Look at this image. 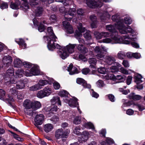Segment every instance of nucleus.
I'll return each instance as SVG.
<instances>
[{
    "mask_svg": "<svg viewBox=\"0 0 145 145\" xmlns=\"http://www.w3.org/2000/svg\"><path fill=\"white\" fill-rule=\"evenodd\" d=\"M120 72L124 74H129L128 71L123 67L120 68Z\"/></svg>",
    "mask_w": 145,
    "mask_h": 145,
    "instance_id": "680f3d73",
    "label": "nucleus"
},
{
    "mask_svg": "<svg viewBox=\"0 0 145 145\" xmlns=\"http://www.w3.org/2000/svg\"><path fill=\"white\" fill-rule=\"evenodd\" d=\"M60 49L62 50L63 52H59L60 53L59 54L60 56L62 59H64L69 56V54L65 51V49H63L61 46Z\"/></svg>",
    "mask_w": 145,
    "mask_h": 145,
    "instance_id": "473e14b6",
    "label": "nucleus"
},
{
    "mask_svg": "<svg viewBox=\"0 0 145 145\" xmlns=\"http://www.w3.org/2000/svg\"><path fill=\"white\" fill-rule=\"evenodd\" d=\"M84 37L86 40H90L91 38L90 32L89 31H87L84 34Z\"/></svg>",
    "mask_w": 145,
    "mask_h": 145,
    "instance_id": "3c124183",
    "label": "nucleus"
},
{
    "mask_svg": "<svg viewBox=\"0 0 145 145\" xmlns=\"http://www.w3.org/2000/svg\"><path fill=\"white\" fill-rule=\"evenodd\" d=\"M77 26L78 30L76 31L75 32V37L78 39L80 43L84 44V40L83 39L80 38V37L82 36V33L85 31V28L82 27V24L80 23L78 24Z\"/></svg>",
    "mask_w": 145,
    "mask_h": 145,
    "instance_id": "6e6552de",
    "label": "nucleus"
},
{
    "mask_svg": "<svg viewBox=\"0 0 145 145\" xmlns=\"http://www.w3.org/2000/svg\"><path fill=\"white\" fill-rule=\"evenodd\" d=\"M32 109L35 110L40 108L41 106L40 103L38 101H32Z\"/></svg>",
    "mask_w": 145,
    "mask_h": 145,
    "instance_id": "a878e982",
    "label": "nucleus"
},
{
    "mask_svg": "<svg viewBox=\"0 0 145 145\" xmlns=\"http://www.w3.org/2000/svg\"><path fill=\"white\" fill-rule=\"evenodd\" d=\"M78 50L81 52L85 54L88 52V49L82 44H79L77 47Z\"/></svg>",
    "mask_w": 145,
    "mask_h": 145,
    "instance_id": "cd10ccee",
    "label": "nucleus"
},
{
    "mask_svg": "<svg viewBox=\"0 0 145 145\" xmlns=\"http://www.w3.org/2000/svg\"><path fill=\"white\" fill-rule=\"evenodd\" d=\"M76 46V44H69L65 47H62L64 49H65V51L68 53H72L74 51V48Z\"/></svg>",
    "mask_w": 145,
    "mask_h": 145,
    "instance_id": "2eb2a0df",
    "label": "nucleus"
},
{
    "mask_svg": "<svg viewBox=\"0 0 145 145\" xmlns=\"http://www.w3.org/2000/svg\"><path fill=\"white\" fill-rule=\"evenodd\" d=\"M82 86L84 88H85L90 89L91 88V86L90 84H88L87 83L86 81H85L84 83L83 84Z\"/></svg>",
    "mask_w": 145,
    "mask_h": 145,
    "instance_id": "774afa93",
    "label": "nucleus"
},
{
    "mask_svg": "<svg viewBox=\"0 0 145 145\" xmlns=\"http://www.w3.org/2000/svg\"><path fill=\"white\" fill-rule=\"evenodd\" d=\"M134 105L138 108L140 111H142L145 109V106L142 104H135Z\"/></svg>",
    "mask_w": 145,
    "mask_h": 145,
    "instance_id": "8fccbe9b",
    "label": "nucleus"
},
{
    "mask_svg": "<svg viewBox=\"0 0 145 145\" xmlns=\"http://www.w3.org/2000/svg\"><path fill=\"white\" fill-rule=\"evenodd\" d=\"M50 102L52 105L57 104L60 106H61V102L60 98L57 96L53 97L51 99Z\"/></svg>",
    "mask_w": 145,
    "mask_h": 145,
    "instance_id": "4be33fe9",
    "label": "nucleus"
},
{
    "mask_svg": "<svg viewBox=\"0 0 145 145\" xmlns=\"http://www.w3.org/2000/svg\"><path fill=\"white\" fill-rule=\"evenodd\" d=\"M68 71L69 72L70 75H73L78 73V72L77 69L75 67H73L72 64H71L68 67Z\"/></svg>",
    "mask_w": 145,
    "mask_h": 145,
    "instance_id": "6ab92c4d",
    "label": "nucleus"
},
{
    "mask_svg": "<svg viewBox=\"0 0 145 145\" xmlns=\"http://www.w3.org/2000/svg\"><path fill=\"white\" fill-rule=\"evenodd\" d=\"M31 71L32 76L37 75L40 74L39 67L37 65H34L31 69Z\"/></svg>",
    "mask_w": 145,
    "mask_h": 145,
    "instance_id": "412c9836",
    "label": "nucleus"
},
{
    "mask_svg": "<svg viewBox=\"0 0 145 145\" xmlns=\"http://www.w3.org/2000/svg\"><path fill=\"white\" fill-rule=\"evenodd\" d=\"M94 35L97 39H100L102 38V33L98 32H95Z\"/></svg>",
    "mask_w": 145,
    "mask_h": 145,
    "instance_id": "5fc2aeb1",
    "label": "nucleus"
},
{
    "mask_svg": "<svg viewBox=\"0 0 145 145\" xmlns=\"http://www.w3.org/2000/svg\"><path fill=\"white\" fill-rule=\"evenodd\" d=\"M56 2H61L65 6L69 4V1L70 0H55ZM49 4L51 3L54 2V0H47Z\"/></svg>",
    "mask_w": 145,
    "mask_h": 145,
    "instance_id": "e433bc0d",
    "label": "nucleus"
},
{
    "mask_svg": "<svg viewBox=\"0 0 145 145\" xmlns=\"http://www.w3.org/2000/svg\"><path fill=\"white\" fill-rule=\"evenodd\" d=\"M68 92L64 90L60 91L59 93L58 94L61 97H66L68 95Z\"/></svg>",
    "mask_w": 145,
    "mask_h": 145,
    "instance_id": "603ef678",
    "label": "nucleus"
},
{
    "mask_svg": "<svg viewBox=\"0 0 145 145\" xmlns=\"http://www.w3.org/2000/svg\"><path fill=\"white\" fill-rule=\"evenodd\" d=\"M118 67L116 66H112L110 68L111 71L112 72H114L118 71Z\"/></svg>",
    "mask_w": 145,
    "mask_h": 145,
    "instance_id": "338daca9",
    "label": "nucleus"
},
{
    "mask_svg": "<svg viewBox=\"0 0 145 145\" xmlns=\"http://www.w3.org/2000/svg\"><path fill=\"white\" fill-rule=\"evenodd\" d=\"M110 79L114 80H120V82H122L125 80V76L124 75H118L116 76L111 74L110 76Z\"/></svg>",
    "mask_w": 145,
    "mask_h": 145,
    "instance_id": "aec40b11",
    "label": "nucleus"
},
{
    "mask_svg": "<svg viewBox=\"0 0 145 145\" xmlns=\"http://www.w3.org/2000/svg\"><path fill=\"white\" fill-rule=\"evenodd\" d=\"M16 42L19 45L20 48L25 49L26 48V44L24 40L21 39H19L16 40Z\"/></svg>",
    "mask_w": 145,
    "mask_h": 145,
    "instance_id": "7c9ffc66",
    "label": "nucleus"
},
{
    "mask_svg": "<svg viewBox=\"0 0 145 145\" xmlns=\"http://www.w3.org/2000/svg\"><path fill=\"white\" fill-rule=\"evenodd\" d=\"M47 33H48V37H51L52 38V37L54 35L55 36L54 34V33L52 27H49L47 28Z\"/></svg>",
    "mask_w": 145,
    "mask_h": 145,
    "instance_id": "37998d69",
    "label": "nucleus"
},
{
    "mask_svg": "<svg viewBox=\"0 0 145 145\" xmlns=\"http://www.w3.org/2000/svg\"><path fill=\"white\" fill-rule=\"evenodd\" d=\"M23 2L20 5V8L24 11H25L29 9L27 0H21Z\"/></svg>",
    "mask_w": 145,
    "mask_h": 145,
    "instance_id": "c756f323",
    "label": "nucleus"
},
{
    "mask_svg": "<svg viewBox=\"0 0 145 145\" xmlns=\"http://www.w3.org/2000/svg\"><path fill=\"white\" fill-rule=\"evenodd\" d=\"M106 29L107 31L112 33H115V35H116L118 33L116 31V29H118L115 25H106Z\"/></svg>",
    "mask_w": 145,
    "mask_h": 145,
    "instance_id": "f3484780",
    "label": "nucleus"
},
{
    "mask_svg": "<svg viewBox=\"0 0 145 145\" xmlns=\"http://www.w3.org/2000/svg\"><path fill=\"white\" fill-rule=\"evenodd\" d=\"M90 19L92 22L91 24L92 27L93 28L96 27L97 25L98 24L96 17L94 15H92L90 16Z\"/></svg>",
    "mask_w": 145,
    "mask_h": 145,
    "instance_id": "5701e85b",
    "label": "nucleus"
},
{
    "mask_svg": "<svg viewBox=\"0 0 145 145\" xmlns=\"http://www.w3.org/2000/svg\"><path fill=\"white\" fill-rule=\"evenodd\" d=\"M44 118V116L42 114L37 115L35 118V125L39 129H40L41 128L38 126V125H40L42 123V121Z\"/></svg>",
    "mask_w": 145,
    "mask_h": 145,
    "instance_id": "f8f14e48",
    "label": "nucleus"
},
{
    "mask_svg": "<svg viewBox=\"0 0 145 145\" xmlns=\"http://www.w3.org/2000/svg\"><path fill=\"white\" fill-rule=\"evenodd\" d=\"M81 122V117L79 116L76 117L73 120V123L76 125H78Z\"/></svg>",
    "mask_w": 145,
    "mask_h": 145,
    "instance_id": "a18cd8bd",
    "label": "nucleus"
},
{
    "mask_svg": "<svg viewBox=\"0 0 145 145\" xmlns=\"http://www.w3.org/2000/svg\"><path fill=\"white\" fill-rule=\"evenodd\" d=\"M88 61L90 64V66L91 67H94L95 65L97 62V60L96 59L92 58L89 59Z\"/></svg>",
    "mask_w": 145,
    "mask_h": 145,
    "instance_id": "ea45409f",
    "label": "nucleus"
},
{
    "mask_svg": "<svg viewBox=\"0 0 145 145\" xmlns=\"http://www.w3.org/2000/svg\"><path fill=\"white\" fill-rule=\"evenodd\" d=\"M134 78L135 79V81L136 82L137 84L140 83L142 82V76L139 74H135L134 76Z\"/></svg>",
    "mask_w": 145,
    "mask_h": 145,
    "instance_id": "f704fd0d",
    "label": "nucleus"
},
{
    "mask_svg": "<svg viewBox=\"0 0 145 145\" xmlns=\"http://www.w3.org/2000/svg\"><path fill=\"white\" fill-rule=\"evenodd\" d=\"M136 38H130L129 36H124L123 37H120L117 36V38L115 39V42L117 43L129 44L132 41L135 40Z\"/></svg>",
    "mask_w": 145,
    "mask_h": 145,
    "instance_id": "423d86ee",
    "label": "nucleus"
},
{
    "mask_svg": "<svg viewBox=\"0 0 145 145\" xmlns=\"http://www.w3.org/2000/svg\"><path fill=\"white\" fill-rule=\"evenodd\" d=\"M63 25L67 33L71 34L73 33L74 31L71 25L66 20L63 21Z\"/></svg>",
    "mask_w": 145,
    "mask_h": 145,
    "instance_id": "4468645a",
    "label": "nucleus"
},
{
    "mask_svg": "<svg viewBox=\"0 0 145 145\" xmlns=\"http://www.w3.org/2000/svg\"><path fill=\"white\" fill-rule=\"evenodd\" d=\"M54 128L53 125L51 123H47L44 126V129L46 133H48L52 131Z\"/></svg>",
    "mask_w": 145,
    "mask_h": 145,
    "instance_id": "393cba45",
    "label": "nucleus"
},
{
    "mask_svg": "<svg viewBox=\"0 0 145 145\" xmlns=\"http://www.w3.org/2000/svg\"><path fill=\"white\" fill-rule=\"evenodd\" d=\"M68 10L66 9L65 7H62L59 8V10L60 12L64 13L65 14L64 18L65 19L67 20L70 21L72 18V16L75 13L76 10L75 8H73L70 9L67 12Z\"/></svg>",
    "mask_w": 145,
    "mask_h": 145,
    "instance_id": "20e7f679",
    "label": "nucleus"
},
{
    "mask_svg": "<svg viewBox=\"0 0 145 145\" xmlns=\"http://www.w3.org/2000/svg\"><path fill=\"white\" fill-rule=\"evenodd\" d=\"M3 62L6 66L8 67L12 62V59L10 56H5L3 58Z\"/></svg>",
    "mask_w": 145,
    "mask_h": 145,
    "instance_id": "a211bd4d",
    "label": "nucleus"
},
{
    "mask_svg": "<svg viewBox=\"0 0 145 145\" xmlns=\"http://www.w3.org/2000/svg\"><path fill=\"white\" fill-rule=\"evenodd\" d=\"M53 84L54 88L55 89H59L60 87V84L57 82H54Z\"/></svg>",
    "mask_w": 145,
    "mask_h": 145,
    "instance_id": "13d9d810",
    "label": "nucleus"
},
{
    "mask_svg": "<svg viewBox=\"0 0 145 145\" xmlns=\"http://www.w3.org/2000/svg\"><path fill=\"white\" fill-rule=\"evenodd\" d=\"M8 5L7 3L3 2L2 3L1 6L0 8L1 9H3L8 8Z\"/></svg>",
    "mask_w": 145,
    "mask_h": 145,
    "instance_id": "69168bd1",
    "label": "nucleus"
},
{
    "mask_svg": "<svg viewBox=\"0 0 145 145\" xmlns=\"http://www.w3.org/2000/svg\"><path fill=\"white\" fill-rule=\"evenodd\" d=\"M43 11V9L42 7H37L35 11L36 16H40L42 14Z\"/></svg>",
    "mask_w": 145,
    "mask_h": 145,
    "instance_id": "4c0bfd02",
    "label": "nucleus"
},
{
    "mask_svg": "<svg viewBox=\"0 0 145 145\" xmlns=\"http://www.w3.org/2000/svg\"><path fill=\"white\" fill-rule=\"evenodd\" d=\"M47 109H48L47 111L48 112V114H53L57 111L58 108L56 106H54L51 108L46 107L44 108V110H47Z\"/></svg>",
    "mask_w": 145,
    "mask_h": 145,
    "instance_id": "bb28decb",
    "label": "nucleus"
},
{
    "mask_svg": "<svg viewBox=\"0 0 145 145\" xmlns=\"http://www.w3.org/2000/svg\"><path fill=\"white\" fill-rule=\"evenodd\" d=\"M123 22H122V23L123 24V23H124L127 24H131L132 21L131 18L129 17L128 16H126L124 18V20H123ZM125 25L124 24H123Z\"/></svg>",
    "mask_w": 145,
    "mask_h": 145,
    "instance_id": "79ce46f5",
    "label": "nucleus"
},
{
    "mask_svg": "<svg viewBox=\"0 0 145 145\" xmlns=\"http://www.w3.org/2000/svg\"><path fill=\"white\" fill-rule=\"evenodd\" d=\"M32 101L28 99L25 100L23 103V105L24 108V111L27 115L31 116H33L34 112L30 110L32 108Z\"/></svg>",
    "mask_w": 145,
    "mask_h": 145,
    "instance_id": "9d476101",
    "label": "nucleus"
},
{
    "mask_svg": "<svg viewBox=\"0 0 145 145\" xmlns=\"http://www.w3.org/2000/svg\"><path fill=\"white\" fill-rule=\"evenodd\" d=\"M13 64L15 67H20L22 65V62L19 59L16 58L14 60Z\"/></svg>",
    "mask_w": 145,
    "mask_h": 145,
    "instance_id": "c9c22d12",
    "label": "nucleus"
},
{
    "mask_svg": "<svg viewBox=\"0 0 145 145\" xmlns=\"http://www.w3.org/2000/svg\"><path fill=\"white\" fill-rule=\"evenodd\" d=\"M98 71L100 73L105 74L106 72V71L105 68L104 67H100L98 69Z\"/></svg>",
    "mask_w": 145,
    "mask_h": 145,
    "instance_id": "6e6d98bb",
    "label": "nucleus"
},
{
    "mask_svg": "<svg viewBox=\"0 0 145 145\" xmlns=\"http://www.w3.org/2000/svg\"><path fill=\"white\" fill-rule=\"evenodd\" d=\"M117 38V35H115L113 37H112L111 38H106L103 39L102 40L103 42L106 43H111L112 44L116 43L115 42V39Z\"/></svg>",
    "mask_w": 145,
    "mask_h": 145,
    "instance_id": "b1692460",
    "label": "nucleus"
},
{
    "mask_svg": "<svg viewBox=\"0 0 145 145\" xmlns=\"http://www.w3.org/2000/svg\"><path fill=\"white\" fill-rule=\"evenodd\" d=\"M24 72L23 70L20 69L17 70L15 72V78H21L23 76Z\"/></svg>",
    "mask_w": 145,
    "mask_h": 145,
    "instance_id": "58836bf2",
    "label": "nucleus"
},
{
    "mask_svg": "<svg viewBox=\"0 0 145 145\" xmlns=\"http://www.w3.org/2000/svg\"><path fill=\"white\" fill-rule=\"evenodd\" d=\"M85 81V80H84L80 78H77L76 79V82L78 84H81L82 85L84 83Z\"/></svg>",
    "mask_w": 145,
    "mask_h": 145,
    "instance_id": "bf43d9fd",
    "label": "nucleus"
},
{
    "mask_svg": "<svg viewBox=\"0 0 145 145\" xmlns=\"http://www.w3.org/2000/svg\"><path fill=\"white\" fill-rule=\"evenodd\" d=\"M50 21L52 22H55L56 21V15L54 14H52L51 15L50 19Z\"/></svg>",
    "mask_w": 145,
    "mask_h": 145,
    "instance_id": "052dcab7",
    "label": "nucleus"
},
{
    "mask_svg": "<svg viewBox=\"0 0 145 145\" xmlns=\"http://www.w3.org/2000/svg\"><path fill=\"white\" fill-rule=\"evenodd\" d=\"M80 129L79 127L77 126L74 128L73 130V132L75 134L79 135L80 134V132L79 131Z\"/></svg>",
    "mask_w": 145,
    "mask_h": 145,
    "instance_id": "4d7b16f0",
    "label": "nucleus"
},
{
    "mask_svg": "<svg viewBox=\"0 0 145 145\" xmlns=\"http://www.w3.org/2000/svg\"><path fill=\"white\" fill-rule=\"evenodd\" d=\"M129 99H132L134 100H139L142 98L141 96L135 95L134 93H131L129 95Z\"/></svg>",
    "mask_w": 145,
    "mask_h": 145,
    "instance_id": "2f4dec72",
    "label": "nucleus"
},
{
    "mask_svg": "<svg viewBox=\"0 0 145 145\" xmlns=\"http://www.w3.org/2000/svg\"><path fill=\"white\" fill-rule=\"evenodd\" d=\"M5 80H8L7 78H10V82L12 84L16 83V79L14 78V69L12 68L9 69L7 71L5 76Z\"/></svg>",
    "mask_w": 145,
    "mask_h": 145,
    "instance_id": "9b49d317",
    "label": "nucleus"
},
{
    "mask_svg": "<svg viewBox=\"0 0 145 145\" xmlns=\"http://www.w3.org/2000/svg\"><path fill=\"white\" fill-rule=\"evenodd\" d=\"M37 96L39 98H42L46 97L43 90H40L38 92L37 94Z\"/></svg>",
    "mask_w": 145,
    "mask_h": 145,
    "instance_id": "c03bdc74",
    "label": "nucleus"
},
{
    "mask_svg": "<svg viewBox=\"0 0 145 145\" xmlns=\"http://www.w3.org/2000/svg\"><path fill=\"white\" fill-rule=\"evenodd\" d=\"M20 1L17 0L14 3L11 2L10 5V8L14 9H18L19 8V7H20Z\"/></svg>",
    "mask_w": 145,
    "mask_h": 145,
    "instance_id": "c85d7f7f",
    "label": "nucleus"
},
{
    "mask_svg": "<svg viewBox=\"0 0 145 145\" xmlns=\"http://www.w3.org/2000/svg\"><path fill=\"white\" fill-rule=\"evenodd\" d=\"M43 90L46 97L50 95L52 92L51 88L48 86L45 87L43 89Z\"/></svg>",
    "mask_w": 145,
    "mask_h": 145,
    "instance_id": "72a5a7b5",
    "label": "nucleus"
},
{
    "mask_svg": "<svg viewBox=\"0 0 145 145\" xmlns=\"http://www.w3.org/2000/svg\"><path fill=\"white\" fill-rule=\"evenodd\" d=\"M94 52L97 54L96 57L99 59H102L105 56L104 53L107 52L108 49L105 46H101V48L99 46H96L94 48Z\"/></svg>",
    "mask_w": 145,
    "mask_h": 145,
    "instance_id": "0eeeda50",
    "label": "nucleus"
},
{
    "mask_svg": "<svg viewBox=\"0 0 145 145\" xmlns=\"http://www.w3.org/2000/svg\"><path fill=\"white\" fill-rule=\"evenodd\" d=\"M85 127L87 128L94 129L95 128L93 124L90 122L86 123L84 125Z\"/></svg>",
    "mask_w": 145,
    "mask_h": 145,
    "instance_id": "de8ad7c7",
    "label": "nucleus"
},
{
    "mask_svg": "<svg viewBox=\"0 0 145 145\" xmlns=\"http://www.w3.org/2000/svg\"><path fill=\"white\" fill-rule=\"evenodd\" d=\"M52 37V38L48 37V36L44 37L45 41L47 42V46L48 50H52L53 49L55 48L60 50L61 48V46L58 44H55L54 42L57 41V37L54 35Z\"/></svg>",
    "mask_w": 145,
    "mask_h": 145,
    "instance_id": "f03ea898",
    "label": "nucleus"
},
{
    "mask_svg": "<svg viewBox=\"0 0 145 145\" xmlns=\"http://www.w3.org/2000/svg\"><path fill=\"white\" fill-rule=\"evenodd\" d=\"M50 82H52V79L48 80H40L37 84L30 87L29 88V90L31 91H33L39 90Z\"/></svg>",
    "mask_w": 145,
    "mask_h": 145,
    "instance_id": "1a4fd4ad",
    "label": "nucleus"
},
{
    "mask_svg": "<svg viewBox=\"0 0 145 145\" xmlns=\"http://www.w3.org/2000/svg\"><path fill=\"white\" fill-rule=\"evenodd\" d=\"M45 29V27L44 25L42 24H40L38 27V29L39 31L42 32Z\"/></svg>",
    "mask_w": 145,
    "mask_h": 145,
    "instance_id": "0e129e2a",
    "label": "nucleus"
},
{
    "mask_svg": "<svg viewBox=\"0 0 145 145\" xmlns=\"http://www.w3.org/2000/svg\"><path fill=\"white\" fill-rule=\"evenodd\" d=\"M64 100V101L66 103H68L69 105L71 107H75L78 105L77 102V99L76 98L69 99H65Z\"/></svg>",
    "mask_w": 145,
    "mask_h": 145,
    "instance_id": "ddd939ff",
    "label": "nucleus"
},
{
    "mask_svg": "<svg viewBox=\"0 0 145 145\" xmlns=\"http://www.w3.org/2000/svg\"><path fill=\"white\" fill-rule=\"evenodd\" d=\"M5 94V92L2 89H0V99L3 100V97Z\"/></svg>",
    "mask_w": 145,
    "mask_h": 145,
    "instance_id": "e2e57ef3",
    "label": "nucleus"
},
{
    "mask_svg": "<svg viewBox=\"0 0 145 145\" xmlns=\"http://www.w3.org/2000/svg\"><path fill=\"white\" fill-rule=\"evenodd\" d=\"M96 84L97 86L99 88L104 87L105 85L103 81L101 80H99L97 81Z\"/></svg>",
    "mask_w": 145,
    "mask_h": 145,
    "instance_id": "864d4df0",
    "label": "nucleus"
},
{
    "mask_svg": "<svg viewBox=\"0 0 145 145\" xmlns=\"http://www.w3.org/2000/svg\"><path fill=\"white\" fill-rule=\"evenodd\" d=\"M113 21L115 22L116 26L119 31L120 32L123 34H125L127 33H133L134 31L131 27L128 25L127 26L124 25L122 22H123V19L120 18L119 16L117 14L113 15L112 17Z\"/></svg>",
    "mask_w": 145,
    "mask_h": 145,
    "instance_id": "f257e3e1",
    "label": "nucleus"
},
{
    "mask_svg": "<svg viewBox=\"0 0 145 145\" xmlns=\"http://www.w3.org/2000/svg\"><path fill=\"white\" fill-rule=\"evenodd\" d=\"M126 54L125 52L123 51H120L117 54L118 57L120 59H123L126 56Z\"/></svg>",
    "mask_w": 145,
    "mask_h": 145,
    "instance_id": "49530a36",
    "label": "nucleus"
},
{
    "mask_svg": "<svg viewBox=\"0 0 145 145\" xmlns=\"http://www.w3.org/2000/svg\"><path fill=\"white\" fill-rule=\"evenodd\" d=\"M88 138V133L84 132H83V134L82 136V141L85 142Z\"/></svg>",
    "mask_w": 145,
    "mask_h": 145,
    "instance_id": "09e8293b",
    "label": "nucleus"
},
{
    "mask_svg": "<svg viewBox=\"0 0 145 145\" xmlns=\"http://www.w3.org/2000/svg\"><path fill=\"white\" fill-rule=\"evenodd\" d=\"M70 132V130L68 129L63 131L62 128L58 129L55 131V137L57 139L61 138L63 141H65L68 137Z\"/></svg>",
    "mask_w": 145,
    "mask_h": 145,
    "instance_id": "7ed1b4c3",
    "label": "nucleus"
},
{
    "mask_svg": "<svg viewBox=\"0 0 145 145\" xmlns=\"http://www.w3.org/2000/svg\"><path fill=\"white\" fill-rule=\"evenodd\" d=\"M115 58L111 56H108L106 57L105 62L108 65H111L113 63H114L118 67H120L121 65L118 63L115 62Z\"/></svg>",
    "mask_w": 145,
    "mask_h": 145,
    "instance_id": "dca6fc26",
    "label": "nucleus"
},
{
    "mask_svg": "<svg viewBox=\"0 0 145 145\" xmlns=\"http://www.w3.org/2000/svg\"><path fill=\"white\" fill-rule=\"evenodd\" d=\"M105 3H109L111 1V0H98L95 1L94 0H86V3L89 7L92 8H95L101 7L103 5L102 1Z\"/></svg>",
    "mask_w": 145,
    "mask_h": 145,
    "instance_id": "39448f33",
    "label": "nucleus"
},
{
    "mask_svg": "<svg viewBox=\"0 0 145 145\" xmlns=\"http://www.w3.org/2000/svg\"><path fill=\"white\" fill-rule=\"evenodd\" d=\"M16 87L18 89H23L25 87V84L22 81H19L17 82Z\"/></svg>",
    "mask_w": 145,
    "mask_h": 145,
    "instance_id": "a19ab883",
    "label": "nucleus"
}]
</instances>
